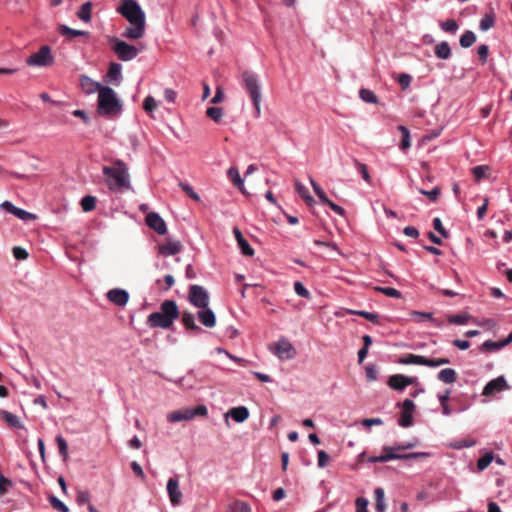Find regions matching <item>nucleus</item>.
<instances>
[{"label":"nucleus","instance_id":"obj_1","mask_svg":"<svg viewBox=\"0 0 512 512\" xmlns=\"http://www.w3.org/2000/svg\"><path fill=\"white\" fill-rule=\"evenodd\" d=\"M130 24L122 33V37L132 40L142 38L146 30V16L136 0H122L117 9Z\"/></svg>","mask_w":512,"mask_h":512},{"label":"nucleus","instance_id":"obj_2","mask_svg":"<svg viewBox=\"0 0 512 512\" xmlns=\"http://www.w3.org/2000/svg\"><path fill=\"white\" fill-rule=\"evenodd\" d=\"M102 172L106 177V185L112 192L121 193L131 189L128 167L122 160L115 161L113 166H104Z\"/></svg>","mask_w":512,"mask_h":512},{"label":"nucleus","instance_id":"obj_3","mask_svg":"<svg viewBox=\"0 0 512 512\" xmlns=\"http://www.w3.org/2000/svg\"><path fill=\"white\" fill-rule=\"evenodd\" d=\"M179 317V310L174 300H165L160 305V311L151 313L147 318L150 328H170Z\"/></svg>","mask_w":512,"mask_h":512},{"label":"nucleus","instance_id":"obj_4","mask_svg":"<svg viewBox=\"0 0 512 512\" xmlns=\"http://www.w3.org/2000/svg\"><path fill=\"white\" fill-rule=\"evenodd\" d=\"M97 111L101 116L112 118L122 111V103L116 92L109 86L101 88L98 94Z\"/></svg>","mask_w":512,"mask_h":512},{"label":"nucleus","instance_id":"obj_5","mask_svg":"<svg viewBox=\"0 0 512 512\" xmlns=\"http://www.w3.org/2000/svg\"><path fill=\"white\" fill-rule=\"evenodd\" d=\"M242 82L253 102L255 117L258 118L261 114V84L258 75L251 71H244L242 74Z\"/></svg>","mask_w":512,"mask_h":512},{"label":"nucleus","instance_id":"obj_6","mask_svg":"<svg viewBox=\"0 0 512 512\" xmlns=\"http://www.w3.org/2000/svg\"><path fill=\"white\" fill-rule=\"evenodd\" d=\"M109 43L111 45L112 51L121 61L124 62L135 59L140 52V49H138L136 46L131 45L117 37H111L109 39Z\"/></svg>","mask_w":512,"mask_h":512},{"label":"nucleus","instance_id":"obj_7","mask_svg":"<svg viewBox=\"0 0 512 512\" xmlns=\"http://www.w3.org/2000/svg\"><path fill=\"white\" fill-rule=\"evenodd\" d=\"M208 409L205 405H198L195 408H185L183 410L173 411L168 414L167 419L169 422L189 421L196 416H206Z\"/></svg>","mask_w":512,"mask_h":512},{"label":"nucleus","instance_id":"obj_8","mask_svg":"<svg viewBox=\"0 0 512 512\" xmlns=\"http://www.w3.org/2000/svg\"><path fill=\"white\" fill-rule=\"evenodd\" d=\"M54 62V57L51 52V48L48 45H43L36 52L31 54L27 59L26 63L32 67H46Z\"/></svg>","mask_w":512,"mask_h":512},{"label":"nucleus","instance_id":"obj_9","mask_svg":"<svg viewBox=\"0 0 512 512\" xmlns=\"http://www.w3.org/2000/svg\"><path fill=\"white\" fill-rule=\"evenodd\" d=\"M189 302L197 308H207L209 306L210 297L207 290L200 285H191L188 292Z\"/></svg>","mask_w":512,"mask_h":512},{"label":"nucleus","instance_id":"obj_10","mask_svg":"<svg viewBox=\"0 0 512 512\" xmlns=\"http://www.w3.org/2000/svg\"><path fill=\"white\" fill-rule=\"evenodd\" d=\"M270 350L280 360H290L296 355L295 348L286 338L279 339L278 342L275 343L274 348Z\"/></svg>","mask_w":512,"mask_h":512},{"label":"nucleus","instance_id":"obj_11","mask_svg":"<svg viewBox=\"0 0 512 512\" xmlns=\"http://www.w3.org/2000/svg\"><path fill=\"white\" fill-rule=\"evenodd\" d=\"M510 389L511 387L508 385L506 378L503 375H501L495 379H492L484 386L482 395L491 397L494 396L496 393Z\"/></svg>","mask_w":512,"mask_h":512},{"label":"nucleus","instance_id":"obj_12","mask_svg":"<svg viewBox=\"0 0 512 512\" xmlns=\"http://www.w3.org/2000/svg\"><path fill=\"white\" fill-rule=\"evenodd\" d=\"M146 224L149 228L156 231L159 235L167 232V226L163 218L156 212H150L146 216Z\"/></svg>","mask_w":512,"mask_h":512},{"label":"nucleus","instance_id":"obj_13","mask_svg":"<svg viewBox=\"0 0 512 512\" xmlns=\"http://www.w3.org/2000/svg\"><path fill=\"white\" fill-rule=\"evenodd\" d=\"M417 380L416 377H409L402 374H395L389 378L388 385L396 390L402 391L407 386L412 385Z\"/></svg>","mask_w":512,"mask_h":512},{"label":"nucleus","instance_id":"obj_14","mask_svg":"<svg viewBox=\"0 0 512 512\" xmlns=\"http://www.w3.org/2000/svg\"><path fill=\"white\" fill-rule=\"evenodd\" d=\"M106 296L111 303L119 307H124L129 301V293L125 289H111L107 292Z\"/></svg>","mask_w":512,"mask_h":512},{"label":"nucleus","instance_id":"obj_15","mask_svg":"<svg viewBox=\"0 0 512 512\" xmlns=\"http://www.w3.org/2000/svg\"><path fill=\"white\" fill-rule=\"evenodd\" d=\"M167 493L172 505H179L182 501V492L179 488V482L176 478H169L167 482Z\"/></svg>","mask_w":512,"mask_h":512},{"label":"nucleus","instance_id":"obj_16","mask_svg":"<svg viewBox=\"0 0 512 512\" xmlns=\"http://www.w3.org/2000/svg\"><path fill=\"white\" fill-rule=\"evenodd\" d=\"M79 84L83 92L87 95L94 94L95 92L99 93L100 89L105 87L87 75H80Z\"/></svg>","mask_w":512,"mask_h":512},{"label":"nucleus","instance_id":"obj_17","mask_svg":"<svg viewBox=\"0 0 512 512\" xmlns=\"http://www.w3.org/2000/svg\"><path fill=\"white\" fill-rule=\"evenodd\" d=\"M122 79V66L119 63L112 62L105 76V81L119 86Z\"/></svg>","mask_w":512,"mask_h":512},{"label":"nucleus","instance_id":"obj_18","mask_svg":"<svg viewBox=\"0 0 512 512\" xmlns=\"http://www.w3.org/2000/svg\"><path fill=\"white\" fill-rule=\"evenodd\" d=\"M183 246L178 240H167L166 243L159 246V254L163 256H172L181 252Z\"/></svg>","mask_w":512,"mask_h":512},{"label":"nucleus","instance_id":"obj_19","mask_svg":"<svg viewBox=\"0 0 512 512\" xmlns=\"http://www.w3.org/2000/svg\"><path fill=\"white\" fill-rule=\"evenodd\" d=\"M201 310L197 313V317L202 325L207 328H213L216 325V315L212 309L200 308Z\"/></svg>","mask_w":512,"mask_h":512},{"label":"nucleus","instance_id":"obj_20","mask_svg":"<svg viewBox=\"0 0 512 512\" xmlns=\"http://www.w3.org/2000/svg\"><path fill=\"white\" fill-rule=\"evenodd\" d=\"M233 233L237 240V244L241 250V253L245 256H253L255 253L254 249L250 246L248 241L243 237L240 229L238 227H234Z\"/></svg>","mask_w":512,"mask_h":512},{"label":"nucleus","instance_id":"obj_21","mask_svg":"<svg viewBox=\"0 0 512 512\" xmlns=\"http://www.w3.org/2000/svg\"><path fill=\"white\" fill-rule=\"evenodd\" d=\"M226 416H230L236 423H243L249 417V410L245 406L233 407Z\"/></svg>","mask_w":512,"mask_h":512},{"label":"nucleus","instance_id":"obj_22","mask_svg":"<svg viewBox=\"0 0 512 512\" xmlns=\"http://www.w3.org/2000/svg\"><path fill=\"white\" fill-rule=\"evenodd\" d=\"M58 32L62 36L67 37L69 39L76 37V36H89L88 31L72 29L65 24H60L58 26Z\"/></svg>","mask_w":512,"mask_h":512},{"label":"nucleus","instance_id":"obj_23","mask_svg":"<svg viewBox=\"0 0 512 512\" xmlns=\"http://www.w3.org/2000/svg\"><path fill=\"white\" fill-rule=\"evenodd\" d=\"M434 53L437 58L447 60L451 57V48L447 41H442L435 46Z\"/></svg>","mask_w":512,"mask_h":512},{"label":"nucleus","instance_id":"obj_24","mask_svg":"<svg viewBox=\"0 0 512 512\" xmlns=\"http://www.w3.org/2000/svg\"><path fill=\"white\" fill-rule=\"evenodd\" d=\"M1 417L7 422V424L11 427L17 428V429H24L23 423L20 421V419L13 413L2 410L0 412Z\"/></svg>","mask_w":512,"mask_h":512},{"label":"nucleus","instance_id":"obj_25","mask_svg":"<svg viewBox=\"0 0 512 512\" xmlns=\"http://www.w3.org/2000/svg\"><path fill=\"white\" fill-rule=\"evenodd\" d=\"M182 322L187 329L193 330L196 333L203 332L202 328L199 327L198 325H196L194 314H192L190 312L182 313Z\"/></svg>","mask_w":512,"mask_h":512},{"label":"nucleus","instance_id":"obj_26","mask_svg":"<svg viewBox=\"0 0 512 512\" xmlns=\"http://www.w3.org/2000/svg\"><path fill=\"white\" fill-rule=\"evenodd\" d=\"M437 378L446 384H452L457 380V373L453 368H445L438 373Z\"/></svg>","mask_w":512,"mask_h":512},{"label":"nucleus","instance_id":"obj_27","mask_svg":"<svg viewBox=\"0 0 512 512\" xmlns=\"http://www.w3.org/2000/svg\"><path fill=\"white\" fill-rule=\"evenodd\" d=\"M399 363L405 364V365L413 364V365L425 366L426 357L422 356V355L407 354L406 356L400 358Z\"/></svg>","mask_w":512,"mask_h":512},{"label":"nucleus","instance_id":"obj_28","mask_svg":"<svg viewBox=\"0 0 512 512\" xmlns=\"http://www.w3.org/2000/svg\"><path fill=\"white\" fill-rule=\"evenodd\" d=\"M227 175L232 181L233 185L239 190L243 191L244 181L236 167H230L227 171Z\"/></svg>","mask_w":512,"mask_h":512},{"label":"nucleus","instance_id":"obj_29","mask_svg":"<svg viewBox=\"0 0 512 512\" xmlns=\"http://www.w3.org/2000/svg\"><path fill=\"white\" fill-rule=\"evenodd\" d=\"M375 510L376 512H385L386 503H385V493L382 488H377L375 490Z\"/></svg>","mask_w":512,"mask_h":512},{"label":"nucleus","instance_id":"obj_30","mask_svg":"<svg viewBox=\"0 0 512 512\" xmlns=\"http://www.w3.org/2000/svg\"><path fill=\"white\" fill-rule=\"evenodd\" d=\"M91 11H92V3L90 1L82 4L80 9L77 12V16L80 20L88 23L91 21Z\"/></svg>","mask_w":512,"mask_h":512},{"label":"nucleus","instance_id":"obj_31","mask_svg":"<svg viewBox=\"0 0 512 512\" xmlns=\"http://www.w3.org/2000/svg\"><path fill=\"white\" fill-rule=\"evenodd\" d=\"M398 130L402 134V140L399 144V148L405 151L411 147L410 131L406 126L403 125L398 126Z\"/></svg>","mask_w":512,"mask_h":512},{"label":"nucleus","instance_id":"obj_32","mask_svg":"<svg viewBox=\"0 0 512 512\" xmlns=\"http://www.w3.org/2000/svg\"><path fill=\"white\" fill-rule=\"evenodd\" d=\"M476 42V35L473 31L467 30L462 34L459 39V44L462 48H469Z\"/></svg>","mask_w":512,"mask_h":512},{"label":"nucleus","instance_id":"obj_33","mask_svg":"<svg viewBox=\"0 0 512 512\" xmlns=\"http://www.w3.org/2000/svg\"><path fill=\"white\" fill-rule=\"evenodd\" d=\"M348 314L350 315H358L372 323H378L379 315L377 313L368 312L364 310H348Z\"/></svg>","mask_w":512,"mask_h":512},{"label":"nucleus","instance_id":"obj_34","mask_svg":"<svg viewBox=\"0 0 512 512\" xmlns=\"http://www.w3.org/2000/svg\"><path fill=\"white\" fill-rule=\"evenodd\" d=\"M431 457L430 452L399 453V460H422Z\"/></svg>","mask_w":512,"mask_h":512},{"label":"nucleus","instance_id":"obj_35","mask_svg":"<svg viewBox=\"0 0 512 512\" xmlns=\"http://www.w3.org/2000/svg\"><path fill=\"white\" fill-rule=\"evenodd\" d=\"M495 25V14H486L480 21L479 29L483 32L488 31Z\"/></svg>","mask_w":512,"mask_h":512},{"label":"nucleus","instance_id":"obj_36","mask_svg":"<svg viewBox=\"0 0 512 512\" xmlns=\"http://www.w3.org/2000/svg\"><path fill=\"white\" fill-rule=\"evenodd\" d=\"M295 189L307 204L314 202V198L309 194L308 189L301 182L295 181Z\"/></svg>","mask_w":512,"mask_h":512},{"label":"nucleus","instance_id":"obj_37","mask_svg":"<svg viewBox=\"0 0 512 512\" xmlns=\"http://www.w3.org/2000/svg\"><path fill=\"white\" fill-rule=\"evenodd\" d=\"M475 445H476V441L474 439H462V440H457V441H453V442L449 443L448 447L455 449V450H460L463 448H470Z\"/></svg>","mask_w":512,"mask_h":512},{"label":"nucleus","instance_id":"obj_38","mask_svg":"<svg viewBox=\"0 0 512 512\" xmlns=\"http://www.w3.org/2000/svg\"><path fill=\"white\" fill-rule=\"evenodd\" d=\"M48 501L50 505L58 512H69L68 506L55 495H49Z\"/></svg>","mask_w":512,"mask_h":512},{"label":"nucleus","instance_id":"obj_39","mask_svg":"<svg viewBox=\"0 0 512 512\" xmlns=\"http://www.w3.org/2000/svg\"><path fill=\"white\" fill-rule=\"evenodd\" d=\"M359 97L366 103L376 104L378 102L377 95L370 89H361L359 91Z\"/></svg>","mask_w":512,"mask_h":512},{"label":"nucleus","instance_id":"obj_40","mask_svg":"<svg viewBox=\"0 0 512 512\" xmlns=\"http://www.w3.org/2000/svg\"><path fill=\"white\" fill-rule=\"evenodd\" d=\"M471 316L468 313H461L456 315H449L448 322L455 325H465L469 321Z\"/></svg>","mask_w":512,"mask_h":512},{"label":"nucleus","instance_id":"obj_41","mask_svg":"<svg viewBox=\"0 0 512 512\" xmlns=\"http://www.w3.org/2000/svg\"><path fill=\"white\" fill-rule=\"evenodd\" d=\"M55 440L58 446L59 454L63 460L66 461L68 458V444L66 440L61 435H57Z\"/></svg>","mask_w":512,"mask_h":512},{"label":"nucleus","instance_id":"obj_42","mask_svg":"<svg viewBox=\"0 0 512 512\" xmlns=\"http://www.w3.org/2000/svg\"><path fill=\"white\" fill-rule=\"evenodd\" d=\"M440 27L444 32L455 34L459 29L458 23L454 19H448L440 23Z\"/></svg>","mask_w":512,"mask_h":512},{"label":"nucleus","instance_id":"obj_43","mask_svg":"<svg viewBox=\"0 0 512 512\" xmlns=\"http://www.w3.org/2000/svg\"><path fill=\"white\" fill-rule=\"evenodd\" d=\"M96 206V198L92 195H86L81 199V207L84 212L92 211Z\"/></svg>","mask_w":512,"mask_h":512},{"label":"nucleus","instance_id":"obj_44","mask_svg":"<svg viewBox=\"0 0 512 512\" xmlns=\"http://www.w3.org/2000/svg\"><path fill=\"white\" fill-rule=\"evenodd\" d=\"M494 460V455L492 452H486L482 457L479 458L477 462V468L480 471L485 470L491 462Z\"/></svg>","mask_w":512,"mask_h":512},{"label":"nucleus","instance_id":"obj_45","mask_svg":"<svg viewBox=\"0 0 512 512\" xmlns=\"http://www.w3.org/2000/svg\"><path fill=\"white\" fill-rule=\"evenodd\" d=\"M398 424L403 428L410 427L413 424V412L402 411Z\"/></svg>","mask_w":512,"mask_h":512},{"label":"nucleus","instance_id":"obj_46","mask_svg":"<svg viewBox=\"0 0 512 512\" xmlns=\"http://www.w3.org/2000/svg\"><path fill=\"white\" fill-rule=\"evenodd\" d=\"M382 451L383 453L380 456H382L381 459H383L384 463L391 460H399V453L393 452V448H390V446H383Z\"/></svg>","mask_w":512,"mask_h":512},{"label":"nucleus","instance_id":"obj_47","mask_svg":"<svg viewBox=\"0 0 512 512\" xmlns=\"http://www.w3.org/2000/svg\"><path fill=\"white\" fill-rule=\"evenodd\" d=\"M13 487V481L0 474V497L5 495Z\"/></svg>","mask_w":512,"mask_h":512},{"label":"nucleus","instance_id":"obj_48","mask_svg":"<svg viewBox=\"0 0 512 512\" xmlns=\"http://www.w3.org/2000/svg\"><path fill=\"white\" fill-rule=\"evenodd\" d=\"M206 114L208 117L218 123L223 116V109L220 107H209L206 111Z\"/></svg>","mask_w":512,"mask_h":512},{"label":"nucleus","instance_id":"obj_49","mask_svg":"<svg viewBox=\"0 0 512 512\" xmlns=\"http://www.w3.org/2000/svg\"><path fill=\"white\" fill-rule=\"evenodd\" d=\"M503 347H505V343H502V341L487 340L482 344L481 348L485 351H492L502 349Z\"/></svg>","mask_w":512,"mask_h":512},{"label":"nucleus","instance_id":"obj_50","mask_svg":"<svg viewBox=\"0 0 512 512\" xmlns=\"http://www.w3.org/2000/svg\"><path fill=\"white\" fill-rule=\"evenodd\" d=\"M294 291L298 296L302 298L309 299L311 297L308 289L300 281H296L294 283Z\"/></svg>","mask_w":512,"mask_h":512},{"label":"nucleus","instance_id":"obj_51","mask_svg":"<svg viewBox=\"0 0 512 512\" xmlns=\"http://www.w3.org/2000/svg\"><path fill=\"white\" fill-rule=\"evenodd\" d=\"M376 290L388 297L401 298V292L393 287H377Z\"/></svg>","mask_w":512,"mask_h":512},{"label":"nucleus","instance_id":"obj_52","mask_svg":"<svg viewBox=\"0 0 512 512\" xmlns=\"http://www.w3.org/2000/svg\"><path fill=\"white\" fill-rule=\"evenodd\" d=\"M229 512H251V509L246 502L236 501L230 506Z\"/></svg>","mask_w":512,"mask_h":512},{"label":"nucleus","instance_id":"obj_53","mask_svg":"<svg viewBox=\"0 0 512 512\" xmlns=\"http://www.w3.org/2000/svg\"><path fill=\"white\" fill-rule=\"evenodd\" d=\"M450 363V359L448 358H427L425 366L427 367H439L441 365H446Z\"/></svg>","mask_w":512,"mask_h":512},{"label":"nucleus","instance_id":"obj_54","mask_svg":"<svg viewBox=\"0 0 512 512\" xmlns=\"http://www.w3.org/2000/svg\"><path fill=\"white\" fill-rule=\"evenodd\" d=\"M76 502L78 505L88 504L90 502V493L87 490H79L76 494Z\"/></svg>","mask_w":512,"mask_h":512},{"label":"nucleus","instance_id":"obj_55","mask_svg":"<svg viewBox=\"0 0 512 512\" xmlns=\"http://www.w3.org/2000/svg\"><path fill=\"white\" fill-rule=\"evenodd\" d=\"M15 216L22 221L29 222L36 219V215L32 214L24 209L18 208Z\"/></svg>","mask_w":512,"mask_h":512},{"label":"nucleus","instance_id":"obj_56","mask_svg":"<svg viewBox=\"0 0 512 512\" xmlns=\"http://www.w3.org/2000/svg\"><path fill=\"white\" fill-rule=\"evenodd\" d=\"M398 83L400 85V87L403 89V90H406L410 87L411 85V81H412V76L408 73H402L399 75L398 77Z\"/></svg>","mask_w":512,"mask_h":512},{"label":"nucleus","instance_id":"obj_57","mask_svg":"<svg viewBox=\"0 0 512 512\" xmlns=\"http://www.w3.org/2000/svg\"><path fill=\"white\" fill-rule=\"evenodd\" d=\"M488 166L485 165H479L472 168V173L477 181L481 180L486 176V173L488 171Z\"/></svg>","mask_w":512,"mask_h":512},{"label":"nucleus","instance_id":"obj_58","mask_svg":"<svg viewBox=\"0 0 512 512\" xmlns=\"http://www.w3.org/2000/svg\"><path fill=\"white\" fill-rule=\"evenodd\" d=\"M157 107V102L152 96H147L143 102V108L146 112L151 113Z\"/></svg>","mask_w":512,"mask_h":512},{"label":"nucleus","instance_id":"obj_59","mask_svg":"<svg viewBox=\"0 0 512 512\" xmlns=\"http://www.w3.org/2000/svg\"><path fill=\"white\" fill-rule=\"evenodd\" d=\"M355 164H356V169L362 175V178L367 183H370V175H369L367 166L365 164H363V163L358 162V161H355Z\"/></svg>","mask_w":512,"mask_h":512},{"label":"nucleus","instance_id":"obj_60","mask_svg":"<svg viewBox=\"0 0 512 512\" xmlns=\"http://www.w3.org/2000/svg\"><path fill=\"white\" fill-rule=\"evenodd\" d=\"M477 53L479 55L480 61L482 64L487 62V58L489 55V46L486 44H482L478 47Z\"/></svg>","mask_w":512,"mask_h":512},{"label":"nucleus","instance_id":"obj_61","mask_svg":"<svg viewBox=\"0 0 512 512\" xmlns=\"http://www.w3.org/2000/svg\"><path fill=\"white\" fill-rule=\"evenodd\" d=\"M419 192L422 195L427 196L431 201H436L438 199V197H439L440 189L438 187H435V188H433L430 191H427V190H424V189H419Z\"/></svg>","mask_w":512,"mask_h":512},{"label":"nucleus","instance_id":"obj_62","mask_svg":"<svg viewBox=\"0 0 512 512\" xmlns=\"http://www.w3.org/2000/svg\"><path fill=\"white\" fill-rule=\"evenodd\" d=\"M433 228L439 232L443 237H448L447 230L443 227L442 221L439 217L433 219Z\"/></svg>","mask_w":512,"mask_h":512},{"label":"nucleus","instance_id":"obj_63","mask_svg":"<svg viewBox=\"0 0 512 512\" xmlns=\"http://www.w3.org/2000/svg\"><path fill=\"white\" fill-rule=\"evenodd\" d=\"M13 255L14 257L17 259V260H25L28 258L29 254L28 252L26 251V249L22 248V247H19V246H15L13 248Z\"/></svg>","mask_w":512,"mask_h":512},{"label":"nucleus","instance_id":"obj_64","mask_svg":"<svg viewBox=\"0 0 512 512\" xmlns=\"http://www.w3.org/2000/svg\"><path fill=\"white\" fill-rule=\"evenodd\" d=\"M356 505V512H368L367 506H368V500L363 497H359L355 501Z\"/></svg>","mask_w":512,"mask_h":512}]
</instances>
